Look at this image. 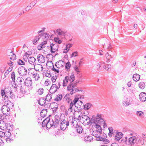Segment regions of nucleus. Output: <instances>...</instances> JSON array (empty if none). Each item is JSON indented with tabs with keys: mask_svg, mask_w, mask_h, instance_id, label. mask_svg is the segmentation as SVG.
Segmentation results:
<instances>
[{
	"mask_svg": "<svg viewBox=\"0 0 146 146\" xmlns=\"http://www.w3.org/2000/svg\"><path fill=\"white\" fill-rule=\"evenodd\" d=\"M5 104H6V105L2 106L1 109V111L3 115H6L10 118L11 116L10 115V109L11 106H9V104L12 105V107H13L14 104L11 102V101L9 100H8L7 102L5 101Z\"/></svg>",
	"mask_w": 146,
	"mask_h": 146,
	"instance_id": "f257e3e1",
	"label": "nucleus"
},
{
	"mask_svg": "<svg viewBox=\"0 0 146 146\" xmlns=\"http://www.w3.org/2000/svg\"><path fill=\"white\" fill-rule=\"evenodd\" d=\"M135 140V142H137V138L135 137V136H132L129 138L128 141H127V137H125V140L122 139L121 140V142L122 141L123 142H125V143L129 145L131 144V145H133L134 144V141Z\"/></svg>",
	"mask_w": 146,
	"mask_h": 146,
	"instance_id": "f03ea898",
	"label": "nucleus"
},
{
	"mask_svg": "<svg viewBox=\"0 0 146 146\" xmlns=\"http://www.w3.org/2000/svg\"><path fill=\"white\" fill-rule=\"evenodd\" d=\"M50 50L51 53H54L57 51L59 45L57 43H51L50 45Z\"/></svg>",
	"mask_w": 146,
	"mask_h": 146,
	"instance_id": "7ed1b4c3",
	"label": "nucleus"
},
{
	"mask_svg": "<svg viewBox=\"0 0 146 146\" xmlns=\"http://www.w3.org/2000/svg\"><path fill=\"white\" fill-rule=\"evenodd\" d=\"M18 72L19 74L22 76H26L27 73V69L23 66L19 68Z\"/></svg>",
	"mask_w": 146,
	"mask_h": 146,
	"instance_id": "20e7f679",
	"label": "nucleus"
},
{
	"mask_svg": "<svg viewBox=\"0 0 146 146\" xmlns=\"http://www.w3.org/2000/svg\"><path fill=\"white\" fill-rule=\"evenodd\" d=\"M93 123L98 124H103L104 128H105L106 126H107L106 122L102 118H100V119L98 118H96V120L94 121Z\"/></svg>",
	"mask_w": 146,
	"mask_h": 146,
	"instance_id": "39448f33",
	"label": "nucleus"
},
{
	"mask_svg": "<svg viewBox=\"0 0 146 146\" xmlns=\"http://www.w3.org/2000/svg\"><path fill=\"white\" fill-rule=\"evenodd\" d=\"M107 66L105 65L104 62H99L96 66V68L98 70H103L104 69H106Z\"/></svg>",
	"mask_w": 146,
	"mask_h": 146,
	"instance_id": "423d86ee",
	"label": "nucleus"
},
{
	"mask_svg": "<svg viewBox=\"0 0 146 146\" xmlns=\"http://www.w3.org/2000/svg\"><path fill=\"white\" fill-rule=\"evenodd\" d=\"M54 119V127L56 128L59 125L60 118L58 115H56L54 116L53 119Z\"/></svg>",
	"mask_w": 146,
	"mask_h": 146,
	"instance_id": "0eeeda50",
	"label": "nucleus"
},
{
	"mask_svg": "<svg viewBox=\"0 0 146 146\" xmlns=\"http://www.w3.org/2000/svg\"><path fill=\"white\" fill-rule=\"evenodd\" d=\"M56 33L59 36L60 35H63L65 37H66V36H70V34L69 33H67L65 32V31H63L60 29H58L56 30Z\"/></svg>",
	"mask_w": 146,
	"mask_h": 146,
	"instance_id": "6e6552de",
	"label": "nucleus"
},
{
	"mask_svg": "<svg viewBox=\"0 0 146 146\" xmlns=\"http://www.w3.org/2000/svg\"><path fill=\"white\" fill-rule=\"evenodd\" d=\"M22 80H24L23 78L22 77H18L16 81H15V82H14L15 86H17V87L22 88Z\"/></svg>",
	"mask_w": 146,
	"mask_h": 146,
	"instance_id": "1a4fd4ad",
	"label": "nucleus"
},
{
	"mask_svg": "<svg viewBox=\"0 0 146 146\" xmlns=\"http://www.w3.org/2000/svg\"><path fill=\"white\" fill-rule=\"evenodd\" d=\"M24 84L28 87L32 88V82L31 78L29 77L27 78L24 81Z\"/></svg>",
	"mask_w": 146,
	"mask_h": 146,
	"instance_id": "9d476101",
	"label": "nucleus"
},
{
	"mask_svg": "<svg viewBox=\"0 0 146 146\" xmlns=\"http://www.w3.org/2000/svg\"><path fill=\"white\" fill-rule=\"evenodd\" d=\"M11 91H4L3 90H1V95L2 97L5 96L4 99L5 100L6 98H8V95H9V92Z\"/></svg>",
	"mask_w": 146,
	"mask_h": 146,
	"instance_id": "9b49d317",
	"label": "nucleus"
},
{
	"mask_svg": "<svg viewBox=\"0 0 146 146\" xmlns=\"http://www.w3.org/2000/svg\"><path fill=\"white\" fill-rule=\"evenodd\" d=\"M37 59L38 61L41 63H44L45 60V57L43 55L40 54L38 55Z\"/></svg>",
	"mask_w": 146,
	"mask_h": 146,
	"instance_id": "f8f14e48",
	"label": "nucleus"
},
{
	"mask_svg": "<svg viewBox=\"0 0 146 146\" xmlns=\"http://www.w3.org/2000/svg\"><path fill=\"white\" fill-rule=\"evenodd\" d=\"M139 97L140 100L142 102H145L146 100V94L145 92L141 93Z\"/></svg>",
	"mask_w": 146,
	"mask_h": 146,
	"instance_id": "ddd939ff",
	"label": "nucleus"
},
{
	"mask_svg": "<svg viewBox=\"0 0 146 146\" xmlns=\"http://www.w3.org/2000/svg\"><path fill=\"white\" fill-rule=\"evenodd\" d=\"M66 122V121L64 119L61 120L60 124V129L61 130H64L66 129V127L65 123Z\"/></svg>",
	"mask_w": 146,
	"mask_h": 146,
	"instance_id": "4468645a",
	"label": "nucleus"
},
{
	"mask_svg": "<svg viewBox=\"0 0 146 146\" xmlns=\"http://www.w3.org/2000/svg\"><path fill=\"white\" fill-rule=\"evenodd\" d=\"M44 35V33H42L41 34L39 35L38 36H36L35 38L33 39V44L34 45H36L37 43L36 42L38 41L39 40L40 37V36H42Z\"/></svg>",
	"mask_w": 146,
	"mask_h": 146,
	"instance_id": "2eb2a0df",
	"label": "nucleus"
},
{
	"mask_svg": "<svg viewBox=\"0 0 146 146\" xmlns=\"http://www.w3.org/2000/svg\"><path fill=\"white\" fill-rule=\"evenodd\" d=\"M77 84L73 82V83H70L67 86V90L68 91H70L71 90V88H73L76 87Z\"/></svg>",
	"mask_w": 146,
	"mask_h": 146,
	"instance_id": "dca6fc26",
	"label": "nucleus"
},
{
	"mask_svg": "<svg viewBox=\"0 0 146 146\" xmlns=\"http://www.w3.org/2000/svg\"><path fill=\"white\" fill-rule=\"evenodd\" d=\"M123 134L121 132H117L115 135V139L117 141H119L122 137Z\"/></svg>",
	"mask_w": 146,
	"mask_h": 146,
	"instance_id": "f3484780",
	"label": "nucleus"
},
{
	"mask_svg": "<svg viewBox=\"0 0 146 146\" xmlns=\"http://www.w3.org/2000/svg\"><path fill=\"white\" fill-rule=\"evenodd\" d=\"M46 101L45 98L44 99L43 98H41L38 100V103L40 105L42 106L46 103Z\"/></svg>",
	"mask_w": 146,
	"mask_h": 146,
	"instance_id": "a211bd4d",
	"label": "nucleus"
},
{
	"mask_svg": "<svg viewBox=\"0 0 146 146\" xmlns=\"http://www.w3.org/2000/svg\"><path fill=\"white\" fill-rule=\"evenodd\" d=\"M81 13L82 15L83 19L86 21L87 19V14L85 10H81Z\"/></svg>",
	"mask_w": 146,
	"mask_h": 146,
	"instance_id": "6ab92c4d",
	"label": "nucleus"
},
{
	"mask_svg": "<svg viewBox=\"0 0 146 146\" xmlns=\"http://www.w3.org/2000/svg\"><path fill=\"white\" fill-rule=\"evenodd\" d=\"M29 63L31 64H35V62L36 61V59L33 57H30L28 59Z\"/></svg>",
	"mask_w": 146,
	"mask_h": 146,
	"instance_id": "aec40b11",
	"label": "nucleus"
},
{
	"mask_svg": "<svg viewBox=\"0 0 146 146\" xmlns=\"http://www.w3.org/2000/svg\"><path fill=\"white\" fill-rule=\"evenodd\" d=\"M140 78V76L137 74H134L133 75V79L135 81H137L139 80Z\"/></svg>",
	"mask_w": 146,
	"mask_h": 146,
	"instance_id": "412c9836",
	"label": "nucleus"
},
{
	"mask_svg": "<svg viewBox=\"0 0 146 146\" xmlns=\"http://www.w3.org/2000/svg\"><path fill=\"white\" fill-rule=\"evenodd\" d=\"M47 110V109H45L42 110L40 113V115L42 117H44L46 116Z\"/></svg>",
	"mask_w": 146,
	"mask_h": 146,
	"instance_id": "4be33fe9",
	"label": "nucleus"
},
{
	"mask_svg": "<svg viewBox=\"0 0 146 146\" xmlns=\"http://www.w3.org/2000/svg\"><path fill=\"white\" fill-rule=\"evenodd\" d=\"M62 95L61 94H59L56 96V98L54 100L56 101H59L62 99Z\"/></svg>",
	"mask_w": 146,
	"mask_h": 146,
	"instance_id": "5701e85b",
	"label": "nucleus"
},
{
	"mask_svg": "<svg viewBox=\"0 0 146 146\" xmlns=\"http://www.w3.org/2000/svg\"><path fill=\"white\" fill-rule=\"evenodd\" d=\"M137 142H136V143H140L142 145L144 144V139H143L142 138L140 137L138 140V137H137Z\"/></svg>",
	"mask_w": 146,
	"mask_h": 146,
	"instance_id": "b1692460",
	"label": "nucleus"
},
{
	"mask_svg": "<svg viewBox=\"0 0 146 146\" xmlns=\"http://www.w3.org/2000/svg\"><path fill=\"white\" fill-rule=\"evenodd\" d=\"M76 126L77 132L79 133H81L83 130L82 126L77 124Z\"/></svg>",
	"mask_w": 146,
	"mask_h": 146,
	"instance_id": "393cba45",
	"label": "nucleus"
},
{
	"mask_svg": "<svg viewBox=\"0 0 146 146\" xmlns=\"http://www.w3.org/2000/svg\"><path fill=\"white\" fill-rule=\"evenodd\" d=\"M69 78L68 76L65 77V79L63 80V86L64 87L66 86L68 82V80Z\"/></svg>",
	"mask_w": 146,
	"mask_h": 146,
	"instance_id": "a878e982",
	"label": "nucleus"
},
{
	"mask_svg": "<svg viewBox=\"0 0 146 146\" xmlns=\"http://www.w3.org/2000/svg\"><path fill=\"white\" fill-rule=\"evenodd\" d=\"M52 123L50 122V121L48 122V125H46V128L47 129H49L53 126H54V119H52Z\"/></svg>",
	"mask_w": 146,
	"mask_h": 146,
	"instance_id": "bb28decb",
	"label": "nucleus"
},
{
	"mask_svg": "<svg viewBox=\"0 0 146 146\" xmlns=\"http://www.w3.org/2000/svg\"><path fill=\"white\" fill-rule=\"evenodd\" d=\"M96 140L98 141H103L104 143L105 144H107L110 142V141L106 139V138H104L103 137L101 138L100 139H96Z\"/></svg>",
	"mask_w": 146,
	"mask_h": 146,
	"instance_id": "cd10ccee",
	"label": "nucleus"
},
{
	"mask_svg": "<svg viewBox=\"0 0 146 146\" xmlns=\"http://www.w3.org/2000/svg\"><path fill=\"white\" fill-rule=\"evenodd\" d=\"M92 105V104L90 103H87L84 105V108L85 110H88L90 108Z\"/></svg>",
	"mask_w": 146,
	"mask_h": 146,
	"instance_id": "c85d7f7f",
	"label": "nucleus"
},
{
	"mask_svg": "<svg viewBox=\"0 0 146 146\" xmlns=\"http://www.w3.org/2000/svg\"><path fill=\"white\" fill-rule=\"evenodd\" d=\"M52 94H48L45 97V100L48 102H50L52 98Z\"/></svg>",
	"mask_w": 146,
	"mask_h": 146,
	"instance_id": "c756f323",
	"label": "nucleus"
},
{
	"mask_svg": "<svg viewBox=\"0 0 146 146\" xmlns=\"http://www.w3.org/2000/svg\"><path fill=\"white\" fill-rule=\"evenodd\" d=\"M4 124L5 125V128H4L5 129H6L7 130L11 131L13 130V128H9V127L8 126H10V123H5Z\"/></svg>",
	"mask_w": 146,
	"mask_h": 146,
	"instance_id": "7c9ffc66",
	"label": "nucleus"
},
{
	"mask_svg": "<svg viewBox=\"0 0 146 146\" xmlns=\"http://www.w3.org/2000/svg\"><path fill=\"white\" fill-rule=\"evenodd\" d=\"M51 116V115H49V116L47 117L45 119H44L42 122L43 123H44L46 124V125H48V122L50 121V118L49 117L50 116Z\"/></svg>",
	"mask_w": 146,
	"mask_h": 146,
	"instance_id": "2f4dec72",
	"label": "nucleus"
},
{
	"mask_svg": "<svg viewBox=\"0 0 146 146\" xmlns=\"http://www.w3.org/2000/svg\"><path fill=\"white\" fill-rule=\"evenodd\" d=\"M72 73V75L68 79L69 80L70 83H72L75 80V77Z\"/></svg>",
	"mask_w": 146,
	"mask_h": 146,
	"instance_id": "473e14b6",
	"label": "nucleus"
},
{
	"mask_svg": "<svg viewBox=\"0 0 146 146\" xmlns=\"http://www.w3.org/2000/svg\"><path fill=\"white\" fill-rule=\"evenodd\" d=\"M92 135L95 137L97 139H98L99 138H100V136L99 135V134L97 133V132H96L93 131L92 134Z\"/></svg>",
	"mask_w": 146,
	"mask_h": 146,
	"instance_id": "72a5a7b5",
	"label": "nucleus"
},
{
	"mask_svg": "<svg viewBox=\"0 0 146 146\" xmlns=\"http://www.w3.org/2000/svg\"><path fill=\"white\" fill-rule=\"evenodd\" d=\"M139 88L142 89H143L145 87V85L144 82H141L139 83Z\"/></svg>",
	"mask_w": 146,
	"mask_h": 146,
	"instance_id": "f704fd0d",
	"label": "nucleus"
},
{
	"mask_svg": "<svg viewBox=\"0 0 146 146\" xmlns=\"http://www.w3.org/2000/svg\"><path fill=\"white\" fill-rule=\"evenodd\" d=\"M55 86H56V85L55 84H52L50 87V89L49 90V92L50 94H52L53 93L52 92V91H53V90H54L55 88Z\"/></svg>",
	"mask_w": 146,
	"mask_h": 146,
	"instance_id": "c9c22d12",
	"label": "nucleus"
},
{
	"mask_svg": "<svg viewBox=\"0 0 146 146\" xmlns=\"http://www.w3.org/2000/svg\"><path fill=\"white\" fill-rule=\"evenodd\" d=\"M71 67V64L69 62H68L66 63L65 68L68 70V69H69Z\"/></svg>",
	"mask_w": 146,
	"mask_h": 146,
	"instance_id": "e433bc0d",
	"label": "nucleus"
},
{
	"mask_svg": "<svg viewBox=\"0 0 146 146\" xmlns=\"http://www.w3.org/2000/svg\"><path fill=\"white\" fill-rule=\"evenodd\" d=\"M54 40L55 42H56L58 44L61 43L62 41L59 39V38L57 37L54 38Z\"/></svg>",
	"mask_w": 146,
	"mask_h": 146,
	"instance_id": "4c0bfd02",
	"label": "nucleus"
},
{
	"mask_svg": "<svg viewBox=\"0 0 146 146\" xmlns=\"http://www.w3.org/2000/svg\"><path fill=\"white\" fill-rule=\"evenodd\" d=\"M17 63L19 65H24L25 64V62L20 59L18 60Z\"/></svg>",
	"mask_w": 146,
	"mask_h": 146,
	"instance_id": "58836bf2",
	"label": "nucleus"
},
{
	"mask_svg": "<svg viewBox=\"0 0 146 146\" xmlns=\"http://www.w3.org/2000/svg\"><path fill=\"white\" fill-rule=\"evenodd\" d=\"M8 96L11 99H13L15 98V95L11 91L9 92V95H8Z\"/></svg>",
	"mask_w": 146,
	"mask_h": 146,
	"instance_id": "ea45409f",
	"label": "nucleus"
},
{
	"mask_svg": "<svg viewBox=\"0 0 146 146\" xmlns=\"http://www.w3.org/2000/svg\"><path fill=\"white\" fill-rule=\"evenodd\" d=\"M127 101H126L125 100V101L123 100L122 102L123 103V105L126 106H127L130 104V103L129 102L127 103Z\"/></svg>",
	"mask_w": 146,
	"mask_h": 146,
	"instance_id": "a19ab883",
	"label": "nucleus"
},
{
	"mask_svg": "<svg viewBox=\"0 0 146 146\" xmlns=\"http://www.w3.org/2000/svg\"><path fill=\"white\" fill-rule=\"evenodd\" d=\"M79 98H78L76 97L73 101V103L74 104L75 106L76 107H77V108H78L79 107L77 106H76V104L78 101Z\"/></svg>",
	"mask_w": 146,
	"mask_h": 146,
	"instance_id": "79ce46f5",
	"label": "nucleus"
},
{
	"mask_svg": "<svg viewBox=\"0 0 146 146\" xmlns=\"http://www.w3.org/2000/svg\"><path fill=\"white\" fill-rule=\"evenodd\" d=\"M15 72H13L11 74V78L12 80V81H13V82L15 81Z\"/></svg>",
	"mask_w": 146,
	"mask_h": 146,
	"instance_id": "37998d69",
	"label": "nucleus"
},
{
	"mask_svg": "<svg viewBox=\"0 0 146 146\" xmlns=\"http://www.w3.org/2000/svg\"><path fill=\"white\" fill-rule=\"evenodd\" d=\"M32 76H33V77L35 79H38L39 78V74L36 73H35L34 72H33Z\"/></svg>",
	"mask_w": 146,
	"mask_h": 146,
	"instance_id": "c03bdc74",
	"label": "nucleus"
},
{
	"mask_svg": "<svg viewBox=\"0 0 146 146\" xmlns=\"http://www.w3.org/2000/svg\"><path fill=\"white\" fill-rule=\"evenodd\" d=\"M7 116L4 115H0V119L2 120H3L4 119H7Z\"/></svg>",
	"mask_w": 146,
	"mask_h": 146,
	"instance_id": "a18cd8bd",
	"label": "nucleus"
},
{
	"mask_svg": "<svg viewBox=\"0 0 146 146\" xmlns=\"http://www.w3.org/2000/svg\"><path fill=\"white\" fill-rule=\"evenodd\" d=\"M50 105L52 108L53 107H58V104L57 103L55 102H53L52 103H51Z\"/></svg>",
	"mask_w": 146,
	"mask_h": 146,
	"instance_id": "49530a36",
	"label": "nucleus"
},
{
	"mask_svg": "<svg viewBox=\"0 0 146 146\" xmlns=\"http://www.w3.org/2000/svg\"><path fill=\"white\" fill-rule=\"evenodd\" d=\"M45 76L48 77H50L51 76L50 72L49 71L47 70L45 73Z\"/></svg>",
	"mask_w": 146,
	"mask_h": 146,
	"instance_id": "de8ad7c7",
	"label": "nucleus"
},
{
	"mask_svg": "<svg viewBox=\"0 0 146 146\" xmlns=\"http://www.w3.org/2000/svg\"><path fill=\"white\" fill-rule=\"evenodd\" d=\"M74 105V104L73 103V102L71 101V102L70 105V107L68 109V110H71L70 112H72V109L73 106Z\"/></svg>",
	"mask_w": 146,
	"mask_h": 146,
	"instance_id": "09e8293b",
	"label": "nucleus"
},
{
	"mask_svg": "<svg viewBox=\"0 0 146 146\" xmlns=\"http://www.w3.org/2000/svg\"><path fill=\"white\" fill-rule=\"evenodd\" d=\"M10 53H12V54L11 55L12 56V58L13 59V60H15L16 59V55L13 53V51H11L10 52Z\"/></svg>",
	"mask_w": 146,
	"mask_h": 146,
	"instance_id": "8fccbe9b",
	"label": "nucleus"
},
{
	"mask_svg": "<svg viewBox=\"0 0 146 146\" xmlns=\"http://www.w3.org/2000/svg\"><path fill=\"white\" fill-rule=\"evenodd\" d=\"M78 56V52L77 51L74 52H72L71 56V57L74 56Z\"/></svg>",
	"mask_w": 146,
	"mask_h": 146,
	"instance_id": "3c124183",
	"label": "nucleus"
},
{
	"mask_svg": "<svg viewBox=\"0 0 146 146\" xmlns=\"http://www.w3.org/2000/svg\"><path fill=\"white\" fill-rule=\"evenodd\" d=\"M6 67V66H5V65H4L3 66H2L1 67V73H2L4 72V71L5 69V68Z\"/></svg>",
	"mask_w": 146,
	"mask_h": 146,
	"instance_id": "603ef678",
	"label": "nucleus"
},
{
	"mask_svg": "<svg viewBox=\"0 0 146 146\" xmlns=\"http://www.w3.org/2000/svg\"><path fill=\"white\" fill-rule=\"evenodd\" d=\"M57 78V77L56 76H52L51 78V80L52 82L53 83L55 82Z\"/></svg>",
	"mask_w": 146,
	"mask_h": 146,
	"instance_id": "864d4df0",
	"label": "nucleus"
},
{
	"mask_svg": "<svg viewBox=\"0 0 146 146\" xmlns=\"http://www.w3.org/2000/svg\"><path fill=\"white\" fill-rule=\"evenodd\" d=\"M44 90L43 88H40L38 90V92L40 95L42 94Z\"/></svg>",
	"mask_w": 146,
	"mask_h": 146,
	"instance_id": "5fc2aeb1",
	"label": "nucleus"
},
{
	"mask_svg": "<svg viewBox=\"0 0 146 146\" xmlns=\"http://www.w3.org/2000/svg\"><path fill=\"white\" fill-rule=\"evenodd\" d=\"M100 138H99L98 139H100L101 138L103 137L104 138H107V137L106 134L104 133V132L103 133H102V136H101V135H100Z\"/></svg>",
	"mask_w": 146,
	"mask_h": 146,
	"instance_id": "6e6d98bb",
	"label": "nucleus"
},
{
	"mask_svg": "<svg viewBox=\"0 0 146 146\" xmlns=\"http://www.w3.org/2000/svg\"><path fill=\"white\" fill-rule=\"evenodd\" d=\"M89 117L86 115H82V118L84 119L86 121L88 120V118H89Z\"/></svg>",
	"mask_w": 146,
	"mask_h": 146,
	"instance_id": "4d7b16f0",
	"label": "nucleus"
},
{
	"mask_svg": "<svg viewBox=\"0 0 146 146\" xmlns=\"http://www.w3.org/2000/svg\"><path fill=\"white\" fill-rule=\"evenodd\" d=\"M52 71L55 72H56L57 73H58L59 72V70L58 69H56L54 67L53 65V67L52 68Z\"/></svg>",
	"mask_w": 146,
	"mask_h": 146,
	"instance_id": "13d9d810",
	"label": "nucleus"
},
{
	"mask_svg": "<svg viewBox=\"0 0 146 146\" xmlns=\"http://www.w3.org/2000/svg\"><path fill=\"white\" fill-rule=\"evenodd\" d=\"M139 116H141L142 114H143V113L141 111H137L136 113Z\"/></svg>",
	"mask_w": 146,
	"mask_h": 146,
	"instance_id": "bf43d9fd",
	"label": "nucleus"
},
{
	"mask_svg": "<svg viewBox=\"0 0 146 146\" xmlns=\"http://www.w3.org/2000/svg\"><path fill=\"white\" fill-rule=\"evenodd\" d=\"M60 88L59 87L57 86L56 85V86H55V88L54 90H53V91H52V92L53 93H54L56 92Z\"/></svg>",
	"mask_w": 146,
	"mask_h": 146,
	"instance_id": "052dcab7",
	"label": "nucleus"
},
{
	"mask_svg": "<svg viewBox=\"0 0 146 146\" xmlns=\"http://www.w3.org/2000/svg\"><path fill=\"white\" fill-rule=\"evenodd\" d=\"M51 108L52 109V111L53 113H55L56 112L58 109V107H53V108Z\"/></svg>",
	"mask_w": 146,
	"mask_h": 146,
	"instance_id": "680f3d73",
	"label": "nucleus"
},
{
	"mask_svg": "<svg viewBox=\"0 0 146 146\" xmlns=\"http://www.w3.org/2000/svg\"><path fill=\"white\" fill-rule=\"evenodd\" d=\"M50 82L49 81V80L47 79L45 82V84L46 86H47L48 85H49Z\"/></svg>",
	"mask_w": 146,
	"mask_h": 146,
	"instance_id": "e2e57ef3",
	"label": "nucleus"
},
{
	"mask_svg": "<svg viewBox=\"0 0 146 146\" xmlns=\"http://www.w3.org/2000/svg\"><path fill=\"white\" fill-rule=\"evenodd\" d=\"M72 44L71 43H68L66 46V47L70 49V48L72 46Z\"/></svg>",
	"mask_w": 146,
	"mask_h": 146,
	"instance_id": "0e129e2a",
	"label": "nucleus"
},
{
	"mask_svg": "<svg viewBox=\"0 0 146 146\" xmlns=\"http://www.w3.org/2000/svg\"><path fill=\"white\" fill-rule=\"evenodd\" d=\"M44 47L43 46L40 44L39 45H38L37 47L38 49L39 50H41L42 48H43Z\"/></svg>",
	"mask_w": 146,
	"mask_h": 146,
	"instance_id": "69168bd1",
	"label": "nucleus"
},
{
	"mask_svg": "<svg viewBox=\"0 0 146 146\" xmlns=\"http://www.w3.org/2000/svg\"><path fill=\"white\" fill-rule=\"evenodd\" d=\"M95 125H94V126H95L97 129H98L100 128V127H101V126L99 125V124H98L96 123H94Z\"/></svg>",
	"mask_w": 146,
	"mask_h": 146,
	"instance_id": "338daca9",
	"label": "nucleus"
},
{
	"mask_svg": "<svg viewBox=\"0 0 146 146\" xmlns=\"http://www.w3.org/2000/svg\"><path fill=\"white\" fill-rule=\"evenodd\" d=\"M66 49L63 50V53H67L68 51L69 50V49L66 47Z\"/></svg>",
	"mask_w": 146,
	"mask_h": 146,
	"instance_id": "774afa93",
	"label": "nucleus"
}]
</instances>
